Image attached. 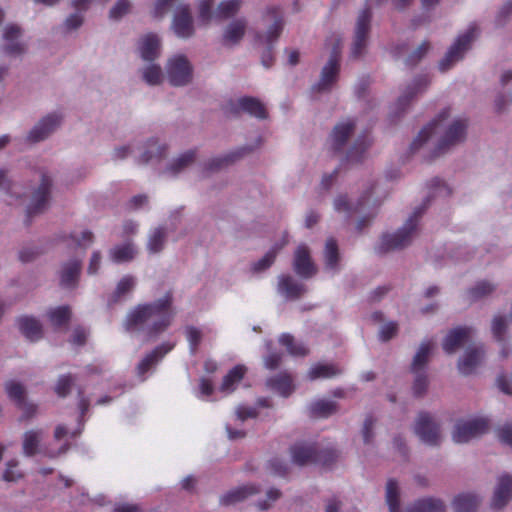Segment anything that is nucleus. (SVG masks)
<instances>
[{
	"mask_svg": "<svg viewBox=\"0 0 512 512\" xmlns=\"http://www.w3.org/2000/svg\"><path fill=\"white\" fill-rule=\"evenodd\" d=\"M173 292L152 302L137 305L126 318L127 330L143 331L149 338L164 332L173 320Z\"/></svg>",
	"mask_w": 512,
	"mask_h": 512,
	"instance_id": "obj_1",
	"label": "nucleus"
},
{
	"mask_svg": "<svg viewBox=\"0 0 512 512\" xmlns=\"http://www.w3.org/2000/svg\"><path fill=\"white\" fill-rule=\"evenodd\" d=\"M430 196L426 199L421 207L414 210L413 214L407 219L401 229L393 234H384L380 244L376 247L378 253H386L393 250L403 249L408 246L416 232L419 219L428 207Z\"/></svg>",
	"mask_w": 512,
	"mask_h": 512,
	"instance_id": "obj_2",
	"label": "nucleus"
},
{
	"mask_svg": "<svg viewBox=\"0 0 512 512\" xmlns=\"http://www.w3.org/2000/svg\"><path fill=\"white\" fill-rule=\"evenodd\" d=\"M292 460L295 464H320L329 468L338 458V453L333 448L318 450L315 445L297 443L291 447Z\"/></svg>",
	"mask_w": 512,
	"mask_h": 512,
	"instance_id": "obj_3",
	"label": "nucleus"
},
{
	"mask_svg": "<svg viewBox=\"0 0 512 512\" xmlns=\"http://www.w3.org/2000/svg\"><path fill=\"white\" fill-rule=\"evenodd\" d=\"M264 17L273 20V23L265 35L257 34V38L267 46L262 53L261 62L264 67L270 68L274 62L273 44L278 40L282 33L284 20L282 11L278 6L268 7Z\"/></svg>",
	"mask_w": 512,
	"mask_h": 512,
	"instance_id": "obj_4",
	"label": "nucleus"
},
{
	"mask_svg": "<svg viewBox=\"0 0 512 512\" xmlns=\"http://www.w3.org/2000/svg\"><path fill=\"white\" fill-rule=\"evenodd\" d=\"M478 28L475 24L469 26L467 31L458 36L454 44L449 48L444 58L439 62V70L445 72L451 68V66L462 59L463 54L468 50L471 42L477 35Z\"/></svg>",
	"mask_w": 512,
	"mask_h": 512,
	"instance_id": "obj_5",
	"label": "nucleus"
},
{
	"mask_svg": "<svg viewBox=\"0 0 512 512\" xmlns=\"http://www.w3.org/2000/svg\"><path fill=\"white\" fill-rule=\"evenodd\" d=\"M341 39H335L331 55L327 64L323 67L319 82L313 87L318 92L328 91L337 81L340 71Z\"/></svg>",
	"mask_w": 512,
	"mask_h": 512,
	"instance_id": "obj_6",
	"label": "nucleus"
},
{
	"mask_svg": "<svg viewBox=\"0 0 512 512\" xmlns=\"http://www.w3.org/2000/svg\"><path fill=\"white\" fill-rule=\"evenodd\" d=\"M489 430V420L477 417L467 421H459L453 431V440L456 443H466L471 439L480 437Z\"/></svg>",
	"mask_w": 512,
	"mask_h": 512,
	"instance_id": "obj_7",
	"label": "nucleus"
},
{
	"mask_svg": "<svg viewBox=\"0 0 512 512\" xmlns=\"http://www.w3.org/2000/svg\"><path fill=\"white\" fill-rule=\"evenodd\" d=\"M414 432L427 445L438 446L441 442L439 424L433 420L428 412L419 413Z\"/></svg>",
	"mask_w": 512,
	"mask_h": 512,
	"instance_id": "obj_8",
	"label": "nucleus"
},
{
	"mask_svg": "<svg viewBox=\"0 0 512 512\" xmlns=\"http://www.w3.org/2000/svg\"><path fill=\"white\" fill-rule=\"evenodd\" d=\"M52 180L46 173H41V183L32 195L31 203L27 207L26 225H29L31 218L42 213L47 207Z\"/></svg>",
	"mask_w": 512,
	"mask_h": 512,
	"instance_id": "obj_9",
	"label": "nucleus"
},
{
	"mask_svg": "<svg viewBox=\"0 0 512 512\" xmlns=\"http://www.w3.org/2000/svg\"><path fill=\"white\" fill-rule=\"evenodd\" d=\"M371 17L372 13L369 6H366L358 16L353 46L351 49V55L353 58L360 57L366 48L367 38L370 31Z\"/></svg>",
	"mask_w": 512,
	"mask_h": 512,
	"instance_id": "obj_10",
	"label": "nucleus"
},
{
	"mask_svg": "<svg viewBox=\"0 0 512 512\" xmlns=\"http://www.w3.org/2000/svg\"><path fill=\"white\" fill-rule=\"evenodd\" d=\"M168 79L173 86H184L192 79V67L183 55L171 58L167 65Z\"/></svg>",
	"mask_w": 512,
	"mask_h": 512,
	"instance_id": "obj_11",
	"label": "nucleus"
},
{
	"mask_svg": "<svg viewBox=\"0 0 512 512\" xmlns=\"http://www.w3.org/2000/svg\"><path fill=\"white\" fill-rule=\"evenodd\" d=\"M466 130V119H456L453 121V123L447 128L445 134L438 142V145L434 151V157L440 156L441 154L445 153L451 146L464 141L466 137Z\"/></svg>",
	"mask_w": 512,
	"mask_h": 512,
	"instance_id": "obj_12",
	"label": "nucleus"
},
{
	"mask_svg": "<svg viewBox=\"0 0 512 512\" xmlns=\"http://www.w3.org/2000/svg\"><path fill=\"white\" fill-rule=\"evenodd\" d=\"M174 346V343L164 342L155 347L150 353L146 354L136 367L138 377H140L141 380H145V375L154 368L166 354L173 350Z\"/></svg>",
	"mask_w": 512,
	"mask_h": 512,
	"instance_id": "obj_13",
	"label": "nucleus"
},
{
	"mask_svg": "<svg viewBox=\"0 0 512 512\" xmlns=\"http://www.w3.org/2000/svg\"><path fill=\"white\" fill-rule=\"evenodd\" d=\"M62 117L56 113L43 117L29 132L27 140L37 143L46 139L61 123Z\"/></svg>",
	"mask_w": 512,
	"mask_h": 512,
	"instance_id": "obj_14",
	"label": "nucleus"
},
{
	"mask_svg": "<svg viewBox=\"0 0 512 512\" xmlns=\"http://www.w3.org/2000/svg\"><path fill=\"white\" fill-rule=\"evenodd\" d=\"M230 112L237 115L243 111L258 119H266L268 116L264 104L257 98L251 96H244L238 99L237 103H230Z\"/></svg>",
	"mask_w": 512,
	"mask_h": 512,
	"instance_id": "obj_15",
	"label": "nucleus"
},
{
	"mask_svg": "<svg viewBox=\"0 0 512 512\" xmlns=\"http://www.w3.org/2000/svg\"><path fill=\"white\" fill-rule=\"evenodd\" d=\"M82 262L78 258L70 259L62 264L59 270L60 286L64 289L77 287L81 273Z\"/></svg>",
	"mask_w": 512,
	"mask_h": 512,
	"instance_id": "obj_16",
	"label": "nucleus"
},
{
	"mask_svg": "<svg viewBox=\"0 0 512 512\" xmlns=\"http://www.w3.org/2000/svg\"><path fill=\"white\" fill-rule=\"evenodd\" d=\"M472 335V328L459 326L448 332L443 340L442 347L447 354H452L463 347L469 341Z\"/></svg>",
	"mask_w": 512,
	"mask_h": 512,
	"instance_id": "obj_17",
	"label": "nucleus"
},
{
	"mask_svg": "<svg viewBox=\"0 0 512 512\" xmlns=\"http://www.w3.org/2000/svg\"><path fill=\"white\" fill-rule=\"evenodd\" d=\"M293 267L296 274L302 278H311L316 274L317 268L310 257L309 249L305 245H300L295 251Z\"/></svg>",
	"mask_w": 512,
	"mask_h": 512,
	"instance_id": "obj_18",
	"label": "nucleus"
},
{
	"mask_svg": "<svg viewBox=\"0 0 512 512\" xmlns=\"http://www.w3.org/2000/svg\"><path fill=\"white\" fill-rule=\"evenodd\" d=\"M172 27L178 37L189 38L193 35V19L188 6L178 7L173 18Z\"/></svg>",
	"mask_w": 512,
	"mask_h": 512,
	"instance_id": "obj_19",
	"label": "nucleus"
},
{
	"mask_svg": "<svg viewBox=\"0 0 512 512\" xmlns=\"http://www.w3.org/2000/svg\"><path fill=\"white\" fill-rule=\"evenodd\" d=\"M355 126V121L349 119L338 123L333 128L330 135V141L331 149L334 153H338L343 150L351 134L354 132Z\"/></svg>",
	"mask_w": 512,
	"mask_h": 512,
	"instance_id": "obj_20",
	"label": "nucleus"
},
{
	"mask_svg": "<svg viewBox=\"0 0 512 512\" xmlns=\"http://www.w3.org/2000/svg\"><path fill=\"white\" fill-rule=\"evenodd\" d=\"M450 116V109H443L435 119H433L429 124L421 129L417 137L411 143L410 149L412 152L418 150L423 143H425L432 134L436 133L438 129L442 126V122L446 120Z\"/></svg>",
	"mask_w": 512,
	"mask_h": 512,
	"instance_id": "obj_21",
	"label": "nucleus"
},
{
	"mask_svg": "<svg viewBox=\"0 0 512 512\" xmlns=\"http://www.w3.org/2000/svg\"><path fill=\"white\" fill-rule=\"evenodd\" d=\"M484 357L483 345L469 347L464 356L458 361V370L463 375H470L481 363Z\"/></svg>",
	"mask_w": 512,
	"mask_h": 512,
	"instance_id": "obj_22",
	"label": "nucleus"
},
{
	"mask_svg": "<svg viewBox=\"0 0 512 512\" xmlns=\"http://www.w3.org/2000/svg\"><path fill=\"white\" fill-rule=\"evenodd\" d=\"M512 497V477L510 475H502L498 479V484L495 488L491 506L494 509H501L507 505Z\"/></svg>",
	"mask_w": 512,
	"mask_h": 512,
	"instance_id": "obj_23",
	"label": "nucleus"
},
{
	"mask_svg": "<svg viewBox=\"0 0 512 512\" xmlns=\"http://www.w3.org/2000/svg\"><path fill=\"white\" fill-rule=\"evenodd\" d=\"M260 487L254 484L244 485L230 490L220 498L222 505H233L260 493Z\"/></svg>",
	"mask_w": 512,
	"mask_h": 512,
	"instance_id": "obj_24",
	"label": "nucleus"
},
{
	"mask_svg": "<svg viewBox=\"0 0 512 512\" xmlns=\"http://www.w3.org/2000/svg\"><path fill=\"white\" fill-rule=\"evenodd\" d=\"M247 373V367L243 364H237L223 377L220 385V391L223 393H232L237 389L239 383L244 379Z\"/></svg>",
	"mask_w": 512,
	"mask_h": 512,
	"instance_id": "obj_25",
	"label": "nucleus"
},
{
	"mask_svg": "<svg viewBox=\"0 0 512 512\" xmlns=\"http://www.w3.org/2000/svg\"><path fill=\"white\" fill-rule=\"evenodd\" d=\"M20 332L30 341L35 342L43 337L41 323L34 317L23 316L18 319Z\"/></svg>",
	"mask_w": 512,
	"mask_h": 512,
	"instance_id": "obj_26",
	"label": "nucleus"
},
{
	"mask_svg": "<svg viewBox=\"0 0 512 512\" xmlns=\"http://www.w3.org/2000/svg\"><path fill=\"white\" fill-rule=\"evenodd\" d=\"M429 85V79L426 75L419 76L415 78L413 83L407 87L405 93L398 98L397 107L404 111L405 108L409 105L411 100Z\"/></svg>",
	"mask_w": 512,
	"mask_h": 512,
	"instance_id": "obj_27",
	"label": "nucleus"
},
{
	"mask_svg": "<svg viewBox=\"0 0 512 512\" xmlns=\"http://www.w3.org/2000/svg\"><path fill=\"white\" fill-rule=\"evenodd\" d=\"M160 40L156 34L149 33L145 35L139 46L141 58L145 61H153L159 55Z\"/></svg>",
	"mask_w": 512,
	"mask_h": 512,
	"instance_id": "obj_28",
	"label": "nucleus"
},
{
	"mask_svg": "<svg viewBox=\"0 0 512 512\" xmlns=\"http://www.w3.org/2000/svg\"><path fill=\"white\" fill-rule=\"evenodd\" d=\"M278 290L289 299H298L306 291L303 284L298 283L289 275L280 276Z\"/></svg>",
	"mask_w": 512,
	"mask_h": 512,
	"instance_id": "obj_29",
	"label": "nucleus"
},
{
	"mask_svg": "<svg viewBox=\"0 0 512 512\" xmlns=\"http://www.w3.org/2000/svg\"><path fill=\"white\" fill-rule=\"evenodd\" d=\"M43 438L42 429L28 430L23 434L22 450L23 454L27 457L36 455L39 451V446Z\"/></svg>",
	"mask_w": 512,
	"mask_h": 512,
	"instance_id": "obj_30",
	"label": "nucleus"
},
{
	"mask_svg": "<svg viewBox=\"0 0 512 512\" xmlns=\"http://www.w3.org/2000/svg\"><path fill=\"white\" fill-rule=\"evenodd\" d=\"M247 23L244 19H236L232 21L223 34V43L225 45H233L240 42L246 31Z\"/></svg>",
	"mask_w": 512,
	"mask_h": 512,
	"instance_id": "obj_31",
	"label": "nucleus"
},
{
	"mask_svg": "<svg viewBox=\"0 0 512 512\" xmlns=\"http://www.w3.org/2000/svg\"><path fill=\"white\" fill-rule=\"evenodd\" d=\"M267 386L284 397L289 396L294 391L293 380L287 373H281L269 378Z\"/></svg>",
	"mask_w": 512,
	"mask_h": 512,
	"instance_id": "obj_32",
	"label": "nucleus"
},
{
	"mask_svg": "<svg viewBox=\"0 0 512 512\" xmlns=\"http://www.w3.org/2000/svg\"><path fill=\"white\" fill-rule=\"evenodd\" d=\"M20 34L21 30L17 25H9L5 28L3 37L6 41L10 42L4 46L5 53L8 55H19L24 52L23 45L15 42Z\"/></svg>",
	"mask_w": 512,
	"mask_h": 512,
	"instance_id": "obj_33",
	"label": "nucleus"
},
{
	"mask_svg": "<svg viewBox=\"0 0 512 512\" xmlns=\"http://www.w3.org/2000/svg\"><path fill=\"white\" fill-rule=\"evenodd\" d=\"M250 149L247 147H242L240 149H237L236 151H233L224 157H217L212 160H210L206 166V171H217L223 167L228 166L229 164L234 163L236 160L240 159L243 155H245Z\"/></svg>",
	"mask_w": 512,
	"mask_h": 512,
	"instance_id": "obj_34",
	"label": "nucleus"
},
{
	"mask_svg": "<svg viewBox=\"0 0 512 512\" xmlns=\"http://www.w3.org/2000/svg\"><path fill=\"white\" fill-rule=\"evenodd\" d=\"M370 144L371 142L366 134L359 136L348 150L346 161L349 163H360L364 159L365 152Z\"/></svg>",
	"mask_w": 512,
	"mask_h": 512,
	"instance_id": "obj_35",
	"label": "nucleus"
},
{
	"mask_svg": "<svg viewBox=\"0 0 512 512\" xmlns=\"http://www.w3.org/2000/svg\"><path fill=\"white\" fill-rule=\"evenodd\" d=\"M406 512H445V505L438 499L423 498L410 505Z\"/></svg>",
	"mask_w": 512,
	"mask_h": 512,
	"instance_id": "obj_36",
	"label": "nucleus"
},
{
	"mask_svg": "<svg viewBox=\"0 0 512 512\" xmlns=\"http://www.w3.org/2000/svg\"><path fill=\"white\" fill-rule=\"evenodd\" d=\"M342 373V370L339 366L335 364H321L318 363L311 367V369L308 372V379L311 381H314L316 379L320 378H333Z\"/></svg>",
	"mask_w": 512,
	"mask_h": 512,
	"instance_id": "obj_37",
	"label": "nucleus"
},
{
	"mask_svg": "<svg viewBox=\"0 0 512 512\" xmlns=\"http://www.w3.org/2000/svg\"><path fill=\"white\" fill-rule=\"evenodd\" d=\"M337 411V403L328 400H318L309 406V415L313 418H327Z\"/></svg>",
	"mask_w": 512,
	"mask_h": 512,
	"instance_id": "obj_38",
	"label": "nucleus"
},
{
	"mask_svg": "<svg viewBox=\"0 0 512 512\" xmlns=\"http://www.w3.org/2000/svg\"><path fill=\"white\" fill-rule=\"evenodd\" d=\"M370 195H364L356 205L351 204L345 195H340L334 200V208L339 213H344L347 217H351L353 214L359 212L364 202L369 198Z\"/></svg>",
	"mask_w": 512,
	"mask_h": 512,
	"instance_id": "obj_39",
	"label": "nucleus"
},
{
	"mask_svg": "<svg viewBox=\"0 0 512 512\" xmlns=\"http://www.w3.org/2000/svg\"><path fill=\"white\" fill-rule=\"evenodd\" d=\"M433 348V343L431 341L422 342L419 350L413 358V362L411 365V370L413 373L421 372L425 368L430 352Z\"/></svg>",
	"mask_w": 512,
	"mask_h": 512,
	"instance_id": "obj_40",
	"label": "nucleus"
},
{
	"mask_svg": "<svg viewBox=\"0 0 512 512\" xmlns=\"http://www.w3.org/2000/svg\"><path fill=\"white\" fill-rule=\"evenodd\" d=\"M279 342L286 347L289 354L296 357H303L309 353L308 348L301 342H296L291 334L284 333L280 336Z\"/></svg>",
	"mask_w": 512,
	"mask_h": 512,
	"instance_id": "obj_41",
	"label": "nucleus"
},
{
	"mask_svg": "<svg viewBox=\"0 0 512 512\" xmlns=\"http://www.w3.org/2000/svg\"><path fill=\"white\" fill-rule=\"evenodd\" d=\"M325 266L326 269L336 270L339 263V249L337 241L334 238H329L326 241L324 250Z\"/></svg>",
	"mask_w": 512,
	"mask_h": 512,
	"instance_id": "obj_42",
	"label": "nucleus"
},
{
	"mask_svg": "<svg viewBox=\"0 0 512 512\" xmlns=\"http://www.w3.org/2000/svg\"><path fill=\"white\" fill-rule=\"evenodd\" d=\"M386 502L390 512H400L399 487L398 482L389 479L386 485Z\"/></svg>",
	"mask_w": 512,
	"mask_h": 512,
	"instance_id": "obj_43",
	"label": "nucleus"
},
{
	"mask_svg": "<svg viewBox=\"0 0 512 512\" xmlns=\"http://www.w3.org/2000/svg\"><path fill=\"white\" fill-rule=\"evenodd\" d=\"M477 505V497L471 494L458 495L453 501L455 512H473Z\"/></svg>",
	"mask_w": 512,
	"mask_h": 512,
	"instance_id": "obj_44",
	"label": "nucleus"
},
{
	"mask_svg": "<svg viewBox=\"0 0 512 512\" xmlns=\"http://www.w3.org/2000/svg\"><path fill=\"white\" fill-rule=\"evenodd\" d=\"M241 5V0H224L217 7L216 17L219 19L231 18L238 13Z\"/></svg>",
	"mask_w": 512,
	"mask_h": 512,
	"instance_id": "obj_45",
	"label": "nucleus"
},
{
	"mask_svg": "<svg viewBox=\"0 0 512 512\" xmlns=\"http://www.w3.org/2000/svg\"><path fill=\"white\" fill-rule=\"evenodd\" d=\"M495 290V286L488 281H480L466 292L469 301L479 300Z\"/></svg>",
	"mask_w": 512,
	"mask_h": 512,
	"instance_id": "obj_46",
	"label": "nucleus"
},
{
	"mask_svg": "<svg viewBox=\"0 0 512 512\" xmlns=\"http://www.w3.org/2000/svg\"><path fill=\"white\" fill-rule=\"evenodd\" d=\"M135 249L132 244L116 246L110 252L111 258L116 263L128 262L135 256Z\"/></svg>",
	"mask_w": 512,
	"mask_h": 512,
	"instance_id": "obj_47",
	"label": "nucleus"
},
{
	"mask_svg": "<svg viewBox=\"0 0 512 512\" xmlns=\"http://www.w3.org/2000/svg\"><path fill=\"white\" fill-rule=\"evenodd\" d=\"M48 316L53 326L61 327L69 322L71 311L68 306H59L55 309H52Z\"/></svg>",
	"mask_w": 512,
	"mask_h": 512,
	"instance_id": "obj_48",
	"label": "nucleus"
},
{
	"mask_svg": "<svg viewBox=\"0 0 512 512\" xmlns=\"http://www.w3.org/2000/svg\"><path fill=\"white\" fill-rule=\"evenodd\" d=\"M6 392L8 397L15 402L18 407H22L25 401V389L22 384L16 381L6 383Z\"/></svg>",
	"mask_w": 512,
	"mask_h": 512,
	"instance_id": "obj_49",
	"label": "nucleus"
},
{
	"mask_svg": "<svg viewBox=\"0 0 512 512\" xmlns=\"http://www.w3.org/2000/svg\"><path fill=\"white\" fill-rule=\"evenodd\" d=\"M196 158V151L190 150L180 155L169 167V170L173 174L179 173L185 167L189 166L194 162Z\"/></svg>",
	"mask_w": 512,
	"mask_h": 512,
	"instance_id": "obj_50",
	"label": "nucleus"
},
{
	"mask_svg": "<svg viewBox=\"0 0 512 512\" xmlns=\"http://www.w3.org/2000/svg\"><path fill=\"white\" fill-rule=\"evenodd\" d=\"M166 239V233L164 228H156L148 241V250L151 253H157L160 252L163 249L164 243Z\"/></svg>",
	"mask_w": 512,
	"mask_h": 512,
	"instance_id": "obj_51",
	"label": "nucleus"
},
{
	"mask_svg": "<svg viewBox=\"0 0 512 512\" xmlns=\"http://www.w3.org/2000/svg\"><path fill=\"white\" fill-rule=\"evenodd\" d=\"M279 248L273 247L261 259L252 266L253 272H261L268 269L275 261Z\"/></svg>",
	"mask_w": 512,
	"mask_h": 512,
	"instance_id": "obj_52",
	"label": "nucleus"
},
{
	"mask_svg": "<svg viewBox=\"0 0 512 512\" xmlns=\"http://www.w3.org/2000/svg\"><path fill=\"white\" fill-rule=\"evenodd\" d=\"M415 380L412 386L415 397H422L428 388V376L425 371L415 373Z\"/></svg>",
	"mask_w": 512,
	"mask_h": 512,
	"instance_id": "obj_53",
	"label": "nucleus"
},
{
	"mask_svg": "<svg viewBox=\"0 0 512 512\" xmlns=\"http://www.w3.org/2000/svg\"><path fill=\"white\" fill-rule=\"evenodd\" d=\"M143 79L150 85L159 84L162 79L161 67L155 64L148 66L143 71Z\"/></svg>",
	"mask_w": 512,
	"mask_h": 512,
	"instance_id": "obj_54",
	"label": "nucleus"
},
{
	"mask_svg": "<svg viewBox=\"0 0 512 512\" xmlns=\"http://www.w3.org/2000/svg\"><path fill=\"white\" fill-rule=\"evenodd\" d=\"M431 189V197H448L451 195V189L438 177L433 178L429 183Z\"/></svg>",
	"mask_w": 512,
	"mask_h": 512,
	"instance_id": "obj_55",
	"label": "nucleus"
},
{
	"mask_svg": "<svg viewBox=\"0 0 512 512\" xmlns=\"http://www.w3.org/2000/svg\"><path fill=\"white\" fill-rule=\"evenodd\" d=\"M134 285L135 281L132 276H124L117 284V287L113 293L114 301H117L120 297L131 291Z\"/></svg>",
	"mask_w": 512,
	"mask_h": 512,
	"instance_id": "obj_56",
	"label": "nucleus"
},
{
	"mask_svg": "<svg viewBox=\"0 0 512 512\" xmlns=\"http://www.w3.org/2000/svg\"><path fill=\"white\" fill-rule=\"evenodd\" d=\"M130 8L129 0H118L110 9L109 17L113 20H119L130 11Z\"/></svg>",
	"mask_w": 512,
	"mask_h": 512,
	"instance_id": "obj_57",
	"label": "nucleus"
},
{
	"mask_svg": "<svg viewBox=\"0 0 512 512\" xmlns=\"http://www.w3.org/2000/svg\"><path fill=\"white\" fill-rule=\"evenodd\" d=\"M429 49V41L422 42L421 45L406 58V65L415 66L427 54Z\"/></svg>",
	"mask_w": 512,
	"mask_h": 512,
	"instance_id": "obj_58",
	"label": "nucleus"
},
{
	"mask_svg": "<svg viewBox=\"0 0 512 512\" xmlns=\"http://www.w3.org/2000/svg\"><path fill=\"white\" fill-rule=\"evenodd\" d=\"M72 384L73 378L70 374L60 376L55 386L56 394L62 398L66 397L70 392Z\"/></svg>",
	"mask_w": 512,
	"mask_h": 512,
	"instance_id": "obj_59",
	"label": "nucleus"
},
{
	"mask_svg": "<svg viewBox=\"0 0 512 512\" xmlns=\"http://www.w3.org/2000/svg\"><path fill=\"white\" fill-rule=\"evenodd\" d=\"M492 333L496 341L503 342L506 333V321L503 316H496L492 322Z\"/></svg>",
	"mask_w": 512,
	"mask_h": 512,
	"instance_id": "obj_60",
	"label": "nucleus"
},
{
	"mask_svg": "<svg viewBox=\"0 0 512 512\" xmlns=\"http://www.w3.org/2000/svg\"><path fill=\"white\" fill-rule=\"evenodd\" d=\"M186 336L192 353H195L202 339L201 331L194 326H189L186 328Z\"/></svg>",
	"mask_w": 512,
	"mask_h": 512,
	"instance_id": "obj_61",
	"label": "nucleus"
},
{
	"mask_svg": "<svg viewBox=\"0 0 512 512\" xmlns=\"http://www.w3.org/2000/svg\"><path fill=\"white\" fill-rule=\"evenodd\" d=\"M281 497V491L276 488H271L267 491V500L258 501L256 506L259 510L265 511L268 510L272 503L278 500Z\"/></svg>",
	"mask_w": 512,
	"mask_h": 512,
	"instance_id": "obj_62",
	"label": "nucleus"
},
{
	"mask_svg": "<svg viewBox=\"0 0 512 512\" xmlns=\"http://www.w3.org/2000/svg\"><path fill=\"white\" fill-rule=\"evenodd\" d=\"M18 466L17 460H10L6 464V469L3 474V479L8 482L17 481L22 478L23 475L19 471H15V468Z\"/></svg>",
	"mask_w": 512,
	"mask_h": 512,
	"instance_id": "obj_63",
	"label": "nucleus"
},
{
	"mask_svg": "<svg viewBox=\"0 0 512 512\" xmlns=\"http://www.w3.org/2000/svg\"><path fill=\"white\" fill-rule=\"evenodd\" d=\"M398 332V325L396 322H389L382 326L380 330V340L381 341H389L392 339Z\"/></svg>",
	"mask_w": 512,
	"mask_h": 512,
	"instance_id": "obj_64",
	"label": "nucleus"
}]
</instances>
